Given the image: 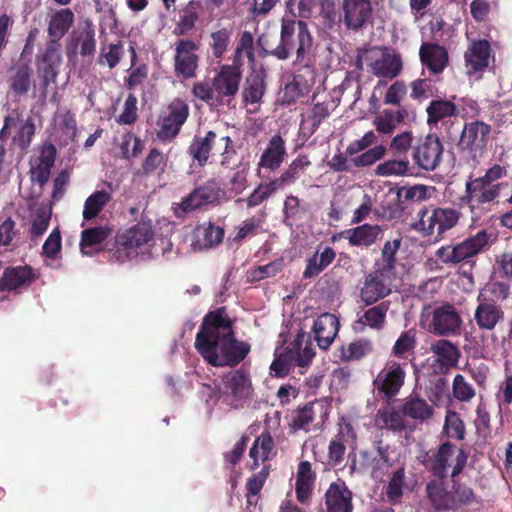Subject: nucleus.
<instances>
[{
    "instance_id": "obj_52",
    "label": "nucleus",
    "mask_w": 512,
    "mask_h": 512,
    "mask_svg": "<svg viewBox=\"0 0 512 512\" xmlns=\"http://www.w3.org/2000/svg\"><path fill=\"white\" fill-rule=\"evenodd\" d=\"M511 286L504 281H490L480 291L477 300L502 302L510 296Z\"/></svg>"
},
{
    "instance_id": "obj_61",
    "label": "nucleus",
    "mask_w": 512,
    "mask_h": 512,
    "mask_svg": "<svg viewBox=\"0 0 512 512\" xmlns=\"http://www.w3.org/2000/svg\"><path fill=\"white\" fill-rule=\"evenodd\" d=\"M35 134V124L31 118L24 120L16 134L12 137V143L21 151L29 148Z\"/></svg>"
},
{
    "instance_id": "obj_34",
    "label": "nucleus",
    "mask_w": 512,
    "mask_h": 512,
    "mask_svg": "<svg viewBox=\"0 0 512 512\" xmlns=\"http://www.w3.org/2000/svg\"><path fill=\"white\" fill-rule=\"evenodd\" d=\"M455 446L449 442H443L425 463L427 470L439 480L448 477L449 460L454 453Z\"/></svg>"
},
{
    "instance_id": "obj_50",
    "label": "nucleus",
    "mask_w": 512,
    "mask_h": 512,
    "mask_svg": "<svg viewBox=\"0 0 512 512\" xmlns=\"http://www.w3.org/2000/svg\"><path fill=\"white\" fill-rule=\"evenodd\" d=\"M243 55L248 59V62L253 66L256 61L254 37L251 32L243 31L237 43L232 63L238 67L244 64Z\"/></svg>"
},
{
    "instance_id": "obj_9",
    "label": "nucleus",
    "mask_w": 512,
    "mask_h": 512,
    "mask_svg": "<svg viewBox=\"0 0 512 512\" xmlns=\"http://www.w3.org/2000/svg\"><path fill=\"white\" fill-rule=\"evenodd\" d=\"M220 199V188L215 180H209L194 188L180 202L173 203L171 209L177 219L185 220L189 213L204 206L217 204Z\"/></svg>"
},
{
    "instance_id": "obj_51",
    "label": "nucleus",
    "mask_w": 512,
    "mask_h": 512,
    "mask_svg": "<svg viewBox=\"0 0 512 512\" xmlns=\"http://www.w3.org/2000/svg\"><path fill=\"white\" fill-rule=\"evenodd\" d=\"M417 346V331L413 328L403 331L392 347V354L399 359L414 355Z\"/></svg>"
},
{
    "instance_id": "obj_10",
    "label": "nucleus",
    "mask_w": 512,
    "mask_h": 512,
    "mask_svg": "<svg viewBox=\"0 0 512 512\" xmlns=\"http://www.w3.org/2000/svg\"><path fill=\"white\" fill-rule=\"evenodd\" d=\"M463 319L456 307L445 302L435 307L427 325V331L441 337H455L461 335Z\"/></svg>"
},
{
    "instance_id": "obj_1",
    "label": "nucleus",
    "mask_w": 512,
    "mask_h": 512,
    "mask_svg": "<svg viewBox=\"0 0 512 512\" xmlns=\"http://www.w3.org/2000/svg\"><path fill=\"white\" fill-rule=\"evenodd\" d=\"M195 349L213 367H235L250 352V344L235 338L225 307L209 311L195 337Z\"/></svg>"
},
{
    "instance_id": "obj_30",
    "label": "nucleus",
    "mask_w": 512,
    "mask_h": 512,
    "mask_svg": "<svg viewBox=\"0 0 512 512\" xmlns=\"http://www.w3.org/2000/svg\"><path fill=\"white\" fill-rule=\"evenodd\" d=\"M344 238L351 246L370 247L383 235V229L378 224H362L343 232Z\"/></svg>"
},
{
    "instance_id": "obj_11",
    "label": "nucleus",
    "mask_w": 512,
    "mask_h": 512,
    "mask_svg": "<svg viewBox=\"0 0 512 512\" xmlns=\"http://www.w3.org/2000/svg\"><path fill=\"white\" fill-rule=\"evenodd\" d=\"M491 129V125L480 120L464 123L457 142V149L472 159H476L483 154L489 142Z\"/></svg>"
},
{
    "instance_id": "obj_41",
    "label": "nucleus",
    "mask_w": 512,
    "mask_h": 512,
    "mask_svg": "<svg viewBox=\"0 0 512 512\" xmlns=\"http://www.w3.org/2000/svg\"><path fill=\"white\" fill-rule=\"evenodd\" d=\"M345 435L356 438L353 426L350 423H345L341 426L339 432L331 439L328 446V461L332 465L340 464L344 459L346 452Z\"/></svg>"
},
{
    "instance_id": "obj_38",
    "label": "nucleus",
    "mask_w": 512,
    "mask_h": 512,
    "mask_svg": "<svg viewBox=\"0 0 512 512\" xmlns=\"http://www.w3.org/2000/svg\"><path fill=\"white\" fill-rule=\"evenodd\" d=\"M311 166V161L306 154H299L289 164L288 168L284 170L281 175L274 179V184H277L281 189L290 186L295 181L305 174L306 170Z\"/></svg>"
},
{
    "instance_id": "obj_46",
    "label": "nucleus",
    "mask_w": 512,
    "mask_h": 512,
    "mask_svg": "<svg viewBox=\"0 0 512 512\" xmlns=\"http://www.w3.org/2000/svg\"><path fill=\"white\" fill-rule=\"evenodd\" d=\"M404 417L402 409L399 411L395 407L388 405L386 408L378 410L376 421L379 424L381 423L380 428L382 429L402 432L407 428Z\"/></svg>"
},
{
    "instance_id": "obj_24",
    "label": "nucleus",
    "mask_w": 512,
    "mask_h": 512,
    "mask_svg": "<svg viewBox=\"0 0 512 512\" xmlns=\"http://www.w3.org/2000/svg\"><path fill=\"white\" fill-rule=\"evenodd\" d=\"M324 499L327 512H353V494L344 481L332 482Z\"/></svg>"
},
{
    "instance_id": "obj_43",
    "label": "nucleus",
    "mask_w": 512,
    "mask_h": 512,
    "mask_svg": "<svg viewBox=\"0 0 512 512\" xmlns=\"http://www.w3.org/2000/svg\"><path fill=\"white\" fill-rule=\"evenodd\" d=\"M56 148L53 144L45 147L40 155L38 165L32 169L31 178L42 188L49 180L51 168L54 165Z\"/></svg>"
},
{
    "instance_id": "obj_53",
    "label": "nucleus",
    "mask_w": 512,
    "mask_h": 512,
    "mask_svg": "<svg viewBox=\"0 0 512 512\" xmlns=\"http://www.w3.org/2000/svg\"><path fill=\"white\" fill-rule=\"evenodd\" d=\"M329 115L328 104L316 103L313 105L310 114L302 118L301 128L307 131L308 136H312Z\"/></svg>"
},
{
    "instance_id": "obj_18",
    "label": "nucleus",
    "mask_w": 512,
    "mask_h": 512,
    "mask_svg": "<svg viewBox=\"0 0 512 512\" xmlns=\"http://www.w3.org/2000/svg\"><path fill=\"white\" fill-rule=\"evenodd\" d=\"M392 274L375 268L365 276L360 289V298L366 305H372L391 293Z\"/></svg>"
},
{
    "instance_id": "obj_15",
    "label": "nucleus",
    "mask_w": 512,
    "mask_h": 512,
    "mask_svg": "<svg viewBox=\"0 0 512 512\" xmlns=\"http://www.w3.org/2000/svg\"><path fill=\"white\" fill-rule=\"evenodd\" d=\"M443 144L435 134H428L413 146L412 157L417 166L425 171H434L442 160Z\"/></svg>"
},
{
    "instance_id": "obj_37",
    "label": "nucleus",
    "mask_w": 512,
    "mask_h": 512,
    "mask_svg": "<svg viewBox=\"0 0 512 512\" xmlns=\"http://www.w3.org/2000/svg\"><path fill=\"white\" fill-rule=\"evenodd\" d=\"M315 478L311 463L309 461H301L298 465L295 483V493L298 502L302 504L308 502L312 494Z\"/></svg>"
},
{
    "instance_id": "obj_2",
    "label": "nucleus",
    "mask_w": 512,
    "mask_h": 512,
    "mask_svg": "<svg viewBox=\"0 0 512 512\" xmlns=\"http://www.w3.org/2000/svg\"><path fill=\"white\" fill-rule=\"evenodd\" d=\"M262 41L263 36H260L257 44L261 47L262 57L270 55L278 60H287L295 50L296 62L305 64L313 47V37L306 22L294 18H282L280 42L277 47L268 50Z\"/></svg>"
},
{
    "instance_id": "obj_20",
    "label": "nucleus",
    "mask_w": 512,
    "mask_h": 512,
    "mask_svg": "<svg viewBox=\"0 0 512 512\" xmlns=\"http://www.w3.org/2000/svg\"><path fill=\"white\" fill-rule=\"evenodd\" d=\"M38 276L36 271L29 265L8 266L0 277V292L26 290Z\"/></svg>"
},
{
    "instance_id": "obj_55",
    "label": "nucleus",
    "mask_w": 512,
    "mask_h": 512,
    "mask_svg": "<svg viewBox=\"0 0 512 512\" xmlns=\"http://www.w3.org/2000/svg\"><path fill=\"white\" fill-rule=\"evenodd\" d=\"M410 97L422 102L429 98L435 99L438 95L436 81L431 78H419L410 83Z\"/></svg>"
},
{
    "instance_id": "obj_4",
    "label": "nucleus",
    "mask_w": 512,
    "mask_h": 512,
    "mask_svg": "<svg viewBox=\"0 0 512 512\" xmlns=\"http://www.w3.org/2000/svg\"><path fill=\"white\" fill-rule=\"evenodd\" d=\"M491 246V235L485 230H479L461 242L441 246L437 249L436 257L446 266L452 267L466 263L475 266L473 260L478 254L487 251Z\"/></svg>"
},
{
    "instance_id": "obj_48",
    "label": "nucleus",
    "mask_w": 512,
    "mask_h": 512,
    "mask_svg": "<svg viewBox=\"0 0 512 512\" xmlns=\"http://www.w3.org/2000/svg\"><path fill=\"white\" fill-rule=\"evenodd\" d=\"M201 8L199 1L190 0L180 11L179 21L174 29V34L181 36L187 34L195 26L198 20V13Z\"/></svg>"
},
{
    "instance_id": "obj_25",
    "label": "nucleus",
    "mask_w": 512,
    "mask_h": 512,
    "mask_svg": "<svg viewBox=\"0 0 512 512\" xmlns=\"http://www.w3.org/2000/svg\"><path fill=\"white\" fill-rule=\"evenodd\" d=\"M455 99V95L450 99H444L441 96L432 99L426 107L427 124L430 127H437L439 123L447 124L452 117L457 116L459 111L454 102Z\"/></svg>"
},
{
    "instance_id": "obj_35",
    "label": "nucleus",
    "mask_w": 512,
    "mask_h": 512,
    "mask_svg": "<svg viewBox=\"0 0 512 512\" xmlns=\"http://www.w3.org/2000/svg\"><path fill=\"white\" fill-rule=\"evenodd\" d=\"M223 383L227 392L238 400L249 398L253 392L250 375L242 368L225 375Z\"/></svg>"
},
{
    "instance_id": "obj_57",
    "label": "nucleus",
    "mask_w": 512,
    "mask_h": 512,
    "mask_svg": "<svg viewBox=\"0 0 512 512\" xmlns=\"http://www.w3.org/2000/svg\"><path fill=\"white\" fill-rule=\"evenodd\" d=\"M77 44L80 47L82 57L93 56L96 52L95 29L92 22H86V25L80 30L76 37Z\"/></svg>"
},
{
    "instance_id": "obj_28",
    "label": "nucleus",
    "mask_w": 512,
    "mask_h": 512,
    "mask_svg": "<svg viewBox=\"0 0 512 512\" xmlns=\"http://www.w3.org/2000/svg\"><path fill=\"white\" fill-rule=\"evenodd\" d=\"M430 352L436 357L434 363L442 372L456 367L461 357L457 345L444 338L433 341L430 344Z\"/></svg>"
},
{
    "instance_id": "obj_3",
    "label": "nucleus",
    "mask_w": 512,
    "mask_h": 512,
    "mask_svg": "<svg viewBox=\"0 0 512 512\" xmlns=\"http://www.w3.org/2000/svg\"><path fill=\"white\" fill-rule=\"evenodd\" d=\"M187 154L199 167H204L210 157H220V165L229 168L236 155L234 142L220 130H209L203 136L195 135Z\"/></svg>"
},
{
    "instance_id": "obj_6",
    "label": "nucleus",
    "mask_w": 512,
    "mask_h": 512,
    "mask_svg": "<svg viewBox=\"0 0 512 512\" xmlns=\"http://www.w3.org/2000/svg\"><path fill=\"white\" fill-rule=\"evenodd\" d=\"M154 231L150 223L138 222L132 227L119 230L115 236L113 257L125 262L138 256L140 250L153 240Z\"/></svg>"
},
{
    "instance_id": "obj_54",
    "label": "nucleus",
    "mask_w": 512,
    "mask_h": 512,
    "mask_svg": "<svg viewBox=\"0 0 512 512\" xmlns=\"http://www.w3.org/2000/svg\"><path fill=\"white\" fill-rule=\"evenodd\" d=\"M401 238L387 241L381 251V258L375 263V268L393 275L396 266V253L401 245Z\"/></svg>"
},
{
    "instance_id": "obj_42",
    "label": "nucleus",
    "mask_w": 512,
    "mask_h": 512,
    "mask_svg": "<svg viewBox=\"0 0 512 512\" xmlns=\"http://www.w3.org/2000/svg\"><path fill=\"white\" fill-rule=\"evenodd\" d=\"M433 413V407L425 399L418 396H409L402 404V414L421 423L429 420Z\"/></svg>"
},
{
    "instance_id": "obj_14",
    "label": "nucleus",
    "mask_w": 512,
    "mask_h": 512,
    "mask_svg": "<svg viewBox=\"0 0 512 512\" xmlns=\"http://www.w3.org/2000/svg\"><path fill=\"white\" fill-rule=\"evenodd\" d=\"M198 44L191 39L175 42L174 74L178 78L191 79L196 76L199 66Z\"/></svg>"
},
{
    "instance_id": "obj_16",
    "label": "nucleus",
    "mask_w": 512,
    "mask_h": 512,
    "mask_svg": "<svg viewBox=\"0 0 512 512\" xmlns=\"http://www.w3.org/2000/svg\"><path fill=\"white\" fill-rule=\"evenodd\" d=\"M372 13L370 0H343L340 19L348 30L358 32L371 21Z\"/></svg>"
},
{
    "instance_id": "obj_64",
    "label": "nucleus",
    "mask_w": 512,
    "mask_h": 512,
    "mask_svg": "<svg viewBox=\"0 0 512 512\" xmlns=\"http://www.w3.org/2000/svg\"><path fill=\"white\" fill-rule=\"evenodd\" d=\"M413 133L412 131H404L395 135L389 144V150L392 156L407 157L409 150L412 148Z\"/></svg>"
},
{
    "instance_id": "obj_63",
    "label": "nucleus",
    "mask_w": 512,
    "mask_h": 512,
    "mask_svg": "<svg viewBox=\"0 0 512 512\" xmlns=\"http://www.w3.org/2000/svg\"><path fill=\"white\" fill-rule=\"evenodd\" d=\"M371 351L370 343L366 340H359L351 342L347 347L342 346L340 348V359L348 362L353 360H359L363 358L368 352Z\"/></svg>"
},
{
    "instance_id": "obj_33",
    "label": "nucleus",
    "mask_w": 512,
    "mask_h": 512,
    "mask_svg": "<svg viewBox=\"0 0 512 512\" xmlns=\"http://www.w3.org/2000/svg\"><path fill=\"white\" fill-rule=\"evenodd\" d=\"M309 215V205L295 195H288L283 205V224L288 228L301 227Z\"/></svg>"
},
{
    "instance_id": "obj_31",
    "label": "nucleus",
    "mask_w": 512,
    "mask_h": 512,
    "mask_svg": "<svg viewBox=\"0 0 512 512\" xmlns=\"http://www.w3.org/2000/svg\"><path fill=\"white\" fill-rule=\"evenodd\" d=\"M339 330L338 318L330 313L321 314L313 325L315 340L319 348L326 350L334 341Z\"/></svg>"
},
{
    "instance_id": "obj_39",
    "label": "nucleus",
    "mask_w": 512,
    "mask_h": 512,
    "mask_svg": "<svg viewBox=\"0 0 512 512\" xmlns=\"http://www.w3.org/2000/svg\"><path fill=\"white\" fill-rule=\"evenodd\" d=\"M335 257L336 253L332 247L326 246L321 252L318 249L312 257L306 260L303 278L312 279L317 277L334 261Z\"/></svg>"
},
{
    "instance_id": "obj_29",
    "label": "nucleus",
    "mask_w": 512,
    "mask_h": 512,
    "mask_svg": "<svg viewBox=\"0 0 512 512\" xmlns=\"http://www.w3.org/2000/svg\"><path fill=\"white\" fill-rule=\"evenodd\" d=\"M267 73L263 68L253 70L245 79L242 98L245 104L260 105L267 89Z\"/></svg>"
},
{
    "instance_id": "obj_17",
    "label": "nucleus",
    "mask_w": 512,
    "mask_h": 512,
    "mask_svg": "<svg viewBox=\"0 0 512 512\" xmlns=\"http://www.w3.org/2000/svg\"><path fill=\"white\" fill-rule=\"evenodd\" d=\"M212 80L216 100L227 99L229 103L239 91L242 80L241 68L233 63L222 65Z\"/></svg>"
},
{
    "instance_id": "obj_13",
    "label": "nucleus",
    "mask_w": 512,
    "mask_h": 512,
    "mask_svg": "<svg viewBox=\"0 0 512 512\" xmlns=\"http://www.w3.org/2000/svg\"><path fill=\"white\" fill-rule=\"evenodd\" d=\"M405 378L404 364L389 361L386 363L385 368L378 373L373 381V385L379 397L390 401L400 392L405 383Z\"/></svg>"
},
{
    "instance_id": "obj_40",
    "label": "nucleus",
    "mask_w": 512,
    "mask_h": 512,
    "mask_svg": "<svg viewBox=\"0 0 512 512\" xmlns=\"http://www.w3.org/2000/svg\"><path fill=\"white\" fill-rule=\"evenodd\" d=\"M414 167L411 165L408 157L392 156L376 166L375 175L379 177L391 176H411Z\"/></svg>"
},
{
    "instance_id": "obj_58",
    "label": "nucleus",
    "mask_w": 512,
    "mask_h": 512,
    "mask_svg": "<svg viewBox=\"0 0 512 512\" xmlns=\"http://www.w3.org/2000/svg\"><path fill=\"white\" fill-rule=\"evenodd\" d=\"M281 189L274 184V179L268 183L259 184L254 191L247 197L246 203L248 208H254L268 200L277 190Z\"/></svg>"
},
{
    "instance_id": "obj_23",
    "label": "nucleus",
    "mask_w": 512,
    "mask_h": 512,
    "mask_svg": "<svg viewBox=\"0 0 512 512\" xmlns=\"http://www.w3.org/2000/svg\"><path fill=\"white\" fill-rule=\"evenodd\" d=\"M474 321L481 331H494L505 320V312L501 305L493 301L477 300Z\"/></svg>"
},
{
    "instance_id": "obj_22",
    "label": "nucleus",
    "mask_w": 512,
    "mask_h": 512,
    "mask_svg": "<svg viewBox=\"0 0 512 512\" xmlns=\"http://www.w3.org/2000/svg\"><path fill=\"white\" fill-rule=\"evenodd\" d=\"M502 185V183L489 184L482 177L470 176L465 185L466 202L477 205L490 203L499 197Z\"/></svg>"
},
{
    "instance_id": "obj_59",
    "label": "nucleus",
    "mask_w": 512,
    "mask_h": 512,
    "mask_svg": "<svg viewBox=\"0 0 512 512\" xmlns=\"http://www.w3.org/2000/svg\"><path fill=\"white\" fill-rule=\"evenodd\" d=\"M315 403L309 402L303 407H299L292 416L291 427L294 430L309 431L308 426L315 418Z\"/></svg>"
},
{
    "instance_id": "obj_45",
    "label": "nucleus",
    "mask_w": 512,
    "mask_h": 512,
    "mask_svg": "<svg viewBox=\"0 0 512 512\" xmlns=\"http://www.w3.org/2000/svg\"><path fill=\"white\" fill-rule=\"evenodd\" d=\"M490 44L486 40L474 42L465 53V60L474 72L483 70L488 66Z\"/></svg>"
},
{
    "instance_id": "obj_60",
    "label": "nucleus",
    "mask_w": 512,
    "mask_h": 512,
    "mask_svg": "<svg viewBox=\"0 0 512 512\" xmlns=\"http://www.w3.org/2000/svg\"><path fill=\"white\" fill-rule=\"evenodd\" d=\"M111 229L107 226H96L82 231L80 247H93L104 242L110 235Z\"/></svg>"
},
{
    "instance_id": "obj_62",
    "label": "nucleus",
    "mask_w": 512,
    "mask_h": 512,
    "mask_svg": "<svg viewBox=\"0 0 512 512\" xmlns=\"http://www.w3.org/2000/svg\"><path fill=\"white\" fill-rule=\"evenodd\" d=\"M443 430L449 438H453L458 441H462L465 439V424L463 420L460 419L456 412H447Z\"/></svg>"
},
{
    "instance_id": "obj_47",
    "label": "nucleus",
    "mask_w": 512,
    "mask_h": 512,
    "mask_svg": "<svg viewBox=\"0 0 512 512\" xmlns=\"http://www.w3.org/2000/svg\"><path fill=\"white\" fill-rule=\"evenodd\" d=\"M111 199L112 195L109 191L96 190L93 192L85 200L82 213L83 219L89 221L96 218Z\"/></svg>"
},
{
    "instance_id": "obj_12",
    "label": "nucleus",
    "mask_w": 512,
    "mask_h": 512,
    "mask_svg": "<svg viewBox=\"0 0 512 512\" xmlns=\"http://www.w3.org/2000/svg\"><path fill=\"white\" fill-rule=\"evenodd\" d=\"M61 47L46 44L44 52L36 57V69L39 78V90L45 98L48 87L56 83L62 64Z\"/></svg>"
},
{
    "instance_id": "obj_26",
    "label": "nucleus",
    "mask_w": 512,
    "mask_h": 512,
    "mask_svg": "<svg viewBox=\"0 0 512 512\" xmlns=\"http://www.w3.org/2000/svg\"><path fill=\"white\" fill-rule=\"evenodd\" d=\"M286 156L287 150L285 140L280 134L273 135L260 156L258 162V173L261 168L271 172L278 170Z\"/></svg>"
},
{
    "instance_id": "obj_49",
    "label": "nucleus",
    "mask_w": 512,
    "mask_h": 512,
    "mask_svg": "<svg viewBox=\"0 0 512 512\" xmlns=\"http://www.w3.org/2000/svg\"><path fill=\"white\" fill-rule=\"evenodd\" d=\"M402 70V59L398 54H384L380 60L373 64V72L376 76L395 78Z\"/></svg>"
},
{
    "instance_id": "obj_36",
    "label": "nucleus",
    "mask_w": 512,
    "mask_h": 512,
    "mask_svg": "<svg viewBox=\"0 0 512 512\" xmlns=\"http://www.w3.org/2000/svg\"><path fill=\"white\" fill-rule=\"evenodd\" d=\"M444 480L434 479L426 484V493L432 506L438 510H456L455 497L452 490L444 487Z\"/></svg>"
},
{
    "instance_id": "obj_56",
    "label": "nucleus",
    "mask_w": 512,
    "mask_h": 512,
    "mask_svg": "<svg viewBox=\"0 0 512 512\" xmlns=\"http://www.w3.org/2000/svg\"><path fill=\"white\" fill-rule=\"evenodd\" d=\"M125 54L124 44L121 40L108 45H102L98 57V64L107 65L110 69L117 67Z\"/></svg>"
},
{
    "instance_id": "obj_5",
    "label": "nucleus",
    "mask_w": 512,
    "mask_h": 512,
    "mask_svg": "<svg viewBox=\"0 0 512 512\" xmlns=\"http://www.w3.org/2000/svg\"><path fill=\"white\" fill-rule=\"evenodd\" d=\"M314 356L310 335L299 331L291 345L271 363V374L275 377H285L292 366L306 367Z\"/></svg>"
},
{
    "instance_id": "obj_21",
    "label": "nucleus",
    "mask_w": 512,
    "mask_h": 512,
    "mask_svg": "<svg viewBox=\"0 0 512 512\" xmlns=\"http://www.w3.org/2000/svg\"><path fill=\"white\" fill-rule=\"evenodd\" d=\"M6 83L8 93L14 98H25L36 87L32 67L28 63L14 64L8 71Z\"/></svg>"
},
{
    "instance_id": "obj_7",
    "label": "nucleus",
    "mask_w": 512,
    "mask_h": 512,
    "mask_svg": "<svg viewBox=\"0 0 512 512\" xmlns=\"http://www.w3.org/2000/svg\"><path fill=\"white\" fill-rule=\"evenodd\" d=\"M418 216L423 236L439 242L444 239L446 232L458 224L461 212L450 207H423L419 210Z\"/></svg>"
},
{
    "instance_id": "obj_27",
    "label": "nucleus",
    "mask_w": 512,
    "mask_h": 512,
    "mask_svg": "<svg viewBox=\"0 0 512 512\" xmlns=\"http://www.w3.org/2000/svg\"><path fill=\"white\" fill-rule=\"evenodd\" d=\"M75 22V15L70 8L56 10L49 19L47 44L61 47L60 40L69 32Z\"/></svg>"
},
{
    "instance_id": "obj_8",
    "label": "nucleus",
    "mask_w": 512,
    "mask_h": 512,
    "mask_svg": "<svg viewBox=\"0 0 512 512\" xmlns=\"http://www.w3.org/2000/svg\"><path fill=\"white\" fill-rule=\"evenodd\" d=\"M190 115L188 103L182 98H174L157 120V138L162 142H171L180 133Z\"/></svg>"
},
{
    "instance_id": "obj_32",
    "label": "nucleus",
    "mask_w": 512,
    "mask_h": 512,
    "mask_svg": "<svg viewBox=\"0 0 512 512\" xmlns=\"http://www.w3.org/2000/svg\"><path fill=\"white\" fill-rule=\"evenodd\" d=\"M420 60L433 74L441 73L448 64L447 50L437 44L425 42L419 49Z\"/></svg>"
},
{
    "instance_id": "obj_19",
    "label": "nucleus",
    "mask_w": 512,
    "mask_h": 512,
    "mask_svg": "<svg viewBox=\"0 0 512 512\" xmlns=\"http://www.w3.org/2000/svg\"><path fill=\"white\" fill-rule=\"evenodd\" d=\"M468 457L469 453L465 449L459 448L450 474L452 481L451 490L455 497L456 510L461 506H469L476 501V495L474 494L473 489L457 480V477L463 472L467 464Z\"/></svg>"
},
{
    "instance_id": "obj_44",
    "label": "nucleus",
    "mask_w": 512,
    "mask_h": 512,
    "mask_svg": "<svg viewBox=\"0 0 512 512\" xmlns=\"http://www.w3.org/2000/svg\"><path fill=\"white\" fill-rule=\"evenodd\" d=\"M372 211L377 219H390L394 214V209L391 206H384L383 204H381L380 207L373 209L371 197L368 194H365L361 205L353 213L351 224H359L363 222Z\"/></svg>"
}]
</instances>
